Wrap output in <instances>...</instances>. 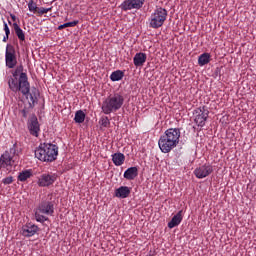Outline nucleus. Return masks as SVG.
I'll list each match as a JSON object with an SVG mask.
<instances>
[{
  "instance_id": "f257e3e1",
  "label": "nucleus",
  "mask_w": 256,
  "mask_h": 256,
  "mask_svg": "<svg viewBox=\"0 0 256 256\" xmlns=\"http://www.w3.org/2000/svg\"><path fill=\"white\" fill-rule=\"evenodd\" d=\"M7 83L9 89L12 90L13 93H19L20 91L22 95H24L27 99H30L29 107L31 109L35 107L37 99L39 98V90L35 87L31 89L27 73H22L19 78L8 76Z\"/></svg>"
},
{
  "instance_id": "f03ea898",
  "label": "nucleus",
  "mask_w": 256,
  "mask_h": 256,
  "mask_svg": "<svg viewBox=\"0 0 256 256\" xmlns=\"http://www.w3.org/2000/svg\"><path fill=\"white\" fill-rule=\"evenodd\" d=\"M181 130L179 128H169L158 140V147L162 153H171L179 145Z\"/></svg>"
},
{
  "instance_id": "7ed1b4c3",
  "label": "nucleus",
  "mask_w": 256,
  "mask_h": 256,
  "mask_svg": "<svg viewBox=\"0 0 256 256\" xmlns=\"http://www.w3.org/2000/svg\"><path fill=\"white\" fill-rule=\"evenodd\" d=\"M59 155V147L51 143H43L35 150V158L39 161L52 163Z\"/></svg>"
},
{
  "instance_id": "20e7f679",
  "label": "nucleus",
  "mask_w": 256,
  "mask_h": 256,
  "mask_svg": "<svg viewBox=\"0 0 256 256\" xmlns=\"http://www.w3.org/2000/svg\"><path fill=\"white\" fill-rule=\"evenodd\" d=\"M125 103V97L119 93L111 94L102 103V112L104 115H111V113H117Z\"/></svg>"
},
{
  "instance_id": "39448f33",
  "label": "nucleus",
  "mask_w": 256,
  "mask_h": 256,
  "mask_svg": "<svg viewBox=\"0 0 256 256\" xmlns=\"http://www.w3.org/2000/svg\"><path fill=\"white\" fill-rule=\"evenodd\" d=\"M19 155V150H17V144H13V146L6 150L0 156V169L8 171L11 173L13 171V164L15 163V157Z\"/></svg>"
},
{
  "instance_id": "423d86ee",
  "label": "nucleus",
  "mask_w": 256,
  "mask_h": 256,
  "mask_svg": "<svg viewBox=\"0 0 256 256\" xmlns=\"http://www.w3.org/2000/svg\"><path fill=\"white\" fill-rule=\"evenodd\" d=\"M55 213V205L51 201H42L35 210V219L38 223H45L49 218L45 215L52 217Z\"/></svg>"
},
{
  "instance_id": "0eeeda50",
  "label": "nucleus",
  "mask_w": 256,
  "mask_h": 256,
  "mask_svg": "<svg viewBox=\"0 0 256 256\" xmlns=\"http://www.w3.org/2000/svg\"><path fill=\"white\" fill-rule=\"evenodd\" d=\"M150 27L152 29H159L163 27L165 21H167V10L165 8H157L150 16Z\"/></svg>"
},
{
  "instance_id": "6e6552de",
  "label": "nucleus",
  "mask_w": 256,
  "mask_h": 256,
  "mask_svg": "<svg viewBox=\"0 0 256 256\" xmlns=\"http://www.w3.org/2000/svg\"><path fill=\"white\" fill-rule=\"evenodd\" d=\"M5 65L8 69H15L17 67V51L15 46L11 44L6 45Z\"/></svg>"
},
{
  "instance_id": "1a4fd4ad",
  "label": "nucleus",
  "mask_w": 256,
  "mask_h": 256,
  "mask_svg": "<svg viewBox=\"0 0 256 256\" xmlns=\"http://www.w3.org/2000/svg\"><path fill=\"white\" fill-rule=\"evenodd\" d=\"M193 116H194V123H196L198 127H205V123L209 118V110H207V107L205 106L196 108L193 111Z\"/></svg>"
},
{
  "instance_id": "9d476101",
  "label": "nucleus",
  "mask_w": 256,
  "mask_h": 256,
  "mask_svg": "<svg viewBox=\"0 0 256 256\" xmlns=\"http://www.w3.org/2000/svg\"><path fill=\"white\" fill-rule=\"evenodd\" d=\"M57 181V175L53 173H44L38 177V187H51Z\"/></svg>"
},
{
  "instance_id": "9b49d317",
  "label": "nucleus",
  "mask_w": 256,
  "mask_h": 256,
  "mask_svg": "<svg viewBox=\"0 0 256 256\" xmlns=\"http://www.w3.org/2000/svg\"><path fill=\"white\" fill-rule=\"evenodd\" d=\"M27 127L30 135L33 137H39V133H41V125H39V120L37 116L32 115L27 122Z\"/></svg>"
},
{
  "instance_id": "f8f14e48",
  "label": "nucleus",
  "mask_w": 256,
  "mask_h": 256,
  "mask_svg": "<svg viewBox=\"0 0 256 256\" xmlns=\"http://www.w3.org/2000/svg\"><path fill=\"white\" fill-rule=\"evenodd\" d=\"M145 5V0H125L121 5L122 11H131L133 9H141Z\"/></svg>"
},
{
  "instance_id": "ddd939ff",
  "label": "nucleus",
  "mask_w": 256,
  "mask_h": 256,
  "mask_svg": "<svg viewBox=\"0 0 256 256\" xmlns=\"http://www.w3.org/2000/svg\"><path fill=\"white\" fill-rule=\"evenodd\" d=\"M211 173H213V165L211 164H203L194 170V175L197 179H205V177H209Z\"/></svg>"
},
{
  "instance_id": "4468645a",
  "label": "nucleus",
  "mask_w": 256,
  "mask_h": 256,
  "mask_svg": "<svg viewBox=\"0 0 256 256\" xmlns=\"http://www.w3.org/2000/svg\"><path fill=\"white\" fill-rule=\"evenodd\" d=\"M37 231H39V227L29 223L22 228V235L24 237H33Z\"/></svg>"
},
{
  "instance_id": "2eb2a0df",
  "label": "nucleus",
  "mask_w": 256,
  "mask_h": 256,
  "mask_svg": "<svg viewBox=\"0 0 256 256\" xmlns=\"http://www.w3.org/2000/svg\"><path fill=\"white\" fill-rule=\"evenodd\" d=\"M129 195H131V188L128 186H120L115 190V197H118V199H127Z\"/></svg>"
},
{
  "instance_id": "dca6fc26",
  "label": "nucleus",
  "mask_w": 256,
  "mask_h": 256,
  "mask_svg": "<svg viewBox=\"0 0 256 256\" xmlns=\"http://www.w3.org/2000/svg\"><path fill=\"white\" fill-rule=\"evenodd\" d=\"M181 221H183V210H180L176 215H174L171 221L168 223V228L173 229L181 225Z\"/></svg>"
},
{
  "instance_id": "f3484780",
  "label": "nucleus",
  "mask_w": 256,
  "mask_h": 256,
  "mask_svg": "<svg viewBox=\"0 0 256 256\" xmlns=\"http://www.w3.org/2000/svg\"><path fill=\"white\" fill-rule=\"evenodd\" d=\"M147 61V54L143 52H138L135 54L133 58V63L135 67H143L145 65V62Z\"/></svg>"
},
{
  "instance_id": "a211bd4d",
  "label": "nucleus",
  "mask_w": 256,
  "mask_h": 256,
  "mask_svg": "<svg viewBox=\"0 0 256 256\" xmlns=\"http://www.w3.org/2000/svg\"><path fill=\"white\" fill-rule=\"evenodd\" d=\"M139 175V169L137 167H130L124 172V179L133 181Z\"/></svg>"
},
{
  "instance_id": "6ab92c4d",
  "label": "nucleus",
  "mask_w": 256,
  "mask_h": 256,
  "mask_svg": "<svg viewBox=\"0 0 256 256\" xmlns=\"http://www.w3.org/2000/svg\"><path fill=\"white\" fill-rule=\"evenodd\" d=\"M112 161L116 167H121L125 163V155L123 153L112 154Z\"/></svg>"
},
{
  "instance_id": "aec40b11",
  "label": "nucleus",
  "mask_w": 256,
  "mask_h": 256,
  "mask_svg": "<svg viewBox=\"0 0 256 256\" xmlns=\"http://www.w3.org/2000/svg\"><path fill=\"white\" fill-rule=\"evenodd\" d=\"M210 61H211V54L203 53L198 58V65L200 67H204V65L209 64Z\"/></svg>"
},
{
  "instance_id": "412c9836",
  "label": "nucleus",
  "mask_w": 256,
  "mask_h": 256,
  "mask_svg": "<svg viewBox=\"0 0 256 256\" xmlns=\"http://www.w3.org/2000/svg\"><path fill=\"white\" fill-rule=\"evenodd\" d=\"M13 27L19 41H25V32L23 31V29H21L19 24H17V22H14Z\"/></svg>"
},
{
  "instance_id": "4be33fe9",
  "label": "nucleus",
  "mask_w": 256,
  "mask_h": 256,
  "mask_svg": "<svg viewBox=\"0 0 256 256\" xmlns=\"http://www.w3.org/2000/svg\"><path fill=\"white\" fill-rule=\"evenodd\" d=\"M32 175H33V172L31 170H24L19 173L18 181H21V182L27 181V179H31Z\"/></svg>"
},
{
  "instance_id": "5701e85b",
  "label": "nucleus",
  "mask_w": 256,
  "mask_h": 256,
  "mask_svg": "<svg viewBox=\"0 0 256 256\" xmlns=\"http://www.w3.org/2000/svg\"><path fill=\"white\" fill-rule=\"evenodd\" d=\"M123 77H125V73H123V71H121V70H116V71L112 72L110 75V79L113 82L121 81V79H123Z\"/></svg>"
},
{
  "instance_id": "b1692460",
  "label": "nucleus",
  "mask_w": 256,
  "mask_h": 256,
  "mask_svg": "<svg viewBox=\"0 0 256 256\" xmlns=\"http://www.w3.org/2000/svg\"><path fill=\"white\" fill-rule=\"evenodd\" d=\"M74 121H75V123H84L85 112H83V110L76 111Z\"/></svg>"
},
{
  "instance_id": "393cba45",
  "label": "nucleus",
  "mask_w": 256,
  "mask_h": 256,
  "mask_svg": "<svg viewBox=\"0 0 256 256\" xmlns=\"http://www.w3.org/2000/svg\"><path fill=\"white\" fill-rule=\"evenodd\" d=\"M76 25H79V20H74L72 22L64 23V24L58 26V30L61 31L67 27H76Z\"/></svg>"
},
{
  "instance_id": "a878e982",
  "label": "nucleus",
  "mask_w": 256,
  "mask_h": 256,
  "mask_svg": "<svg viewBox=\"0 0 256 256\" xmlns=\"http://www.w3.org/2000/svg\"><path fill=\"white\" fill-rule=\"evenodd\" d=\"M25 73L23 72V65H19L15 68V70L12 72V77L19 78L21 77V74Z\"/></svg>"
},
{
  "instance_id": "bb28decb",
  "label": "nucleus",
  "mask_w": 256,
  "mask_h": 256,
  "mask_svg": "<svg viewBox=\"0 0 256 256\" xmlns=\"http://www.w3.org/2000/svg\"><path fill=\"white\" fill-rule=\"evenodd\" d=\"M100 125L101 127H109L111 125V122L109 121V117L105 116L100 119Z\"/></svg>"
},
{
  "instance_id": "cd10ccee",
  "label": "nucleus",
  "mask_w": 256,
  "mask_h": 256,
  "mask_svg": "<svg viewBox=\"0 0 256 256\" xmlns=\"http://www.w3.org/2000/svg\"><path fill=\"white\" fill-rule=\"evenodd\" d=\"M28 8H29V11H31V13H35V11H37V4H35L33 0H30L28 3Z\"/></svg>"
},
{
  "instance_id": "c85d7f7f",
  "label": "nucleus",
  "mask_w": 256,
  "mask_h": 256,
  "mask_svg": "<svg viewBox=\"0 0 256 256\" xmlns=\"http://www.w3.org/2000/svg\"><path fill=\"white\" fill-rule=\"evenodd\" d=\"M3 185H11L13 183V176H8L2 180Z\"/></svg>"
},
{
  "instance_id": "c756f323",
  "label": "nucleus",
  "mask_w": 256,
  "mask_h": 256,
  "mask_svg": "<svg viewBox=\"0 0 256 256\" xmlns=\"http://www.w3.org/2000/svg\"><path fill=\"white\" fill-rule=\"evenodd\" d=\"M21 115L24 117V119H27V116L29 115V109L24 108L21 110Z\"/></svg>"
},
{
  "instance_id": "7c9ffc66",
  "label": "nucleus",
  "mask_w": 256,
  "mask_h": 256,
  "mask_svg": "<svg viewBox=\"0 0 256 256\" xmlns=\"http://www.w3.org/2000/svg\"><path fill=\"white\" fill-rule=\"evenodd\" d=\"M4 31L5 35H11V30L9 29V26L7 25V22H4Z\"/></svg>"
},
{
  "instance_id": "2f4dec72",
  "label": "nucleus",
  "mask_w": 256,
  "mask_h": 256,
  "mask_svg": "<svg viewBox=\"0 0 256 256\" xmlns=\"http://www.w3.org/2000/svg\"><path fill=\"white\" fill-rule=\"evenodd\" d=\"M49 11H51V8H41L40 9V13L42 15H45V13H49Z\"/></svg>"
},
{
  "instance_id": "473e14b6",
  "label": "nucleus",
  "mask_w": 256,
  "mask_h": 256,
  "mask_svg": "<svg viewBox=\"0 0 256 256\" xmlns=\"http://www.w3.org/2000/svg\"><path fill=\"white\" fill-rule=\"evenodd\" d=\"M12 21L16 22L17 21V16H15L14 14L10 15Z\"/></svg>"
},
{
  "instance_id": "72a5a7b5",
  "label": "nucleus",
  "mask_w": 256,
  "mask_h": 256,
  "mask_svg": "<svg viewBox=\"0 0 256 256\" xmlns=\"http://www.w3.org/2000/svg\"><path fill=\"white\" fill-rule=\"evenodd\" d=\"M9 39V35L7 36V34H5V36L3 37V42H7V40Z\"/></svg>"
}]
</instances>
